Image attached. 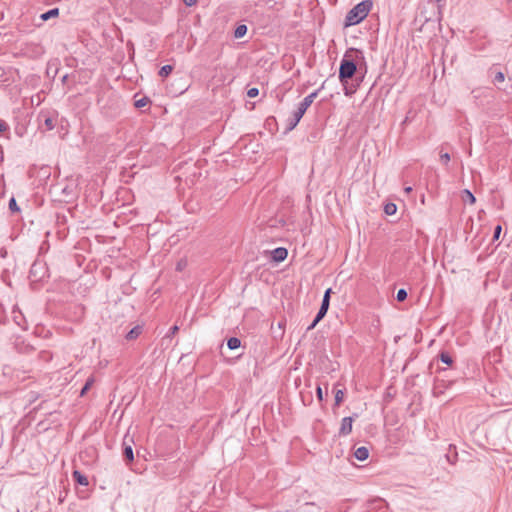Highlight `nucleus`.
<instances>
[{"instance_id": "1", "label": "nucleus", "mask_w": 512, "mask_h": 512, "mask_svg": "<svg viewBox=\"0 0 512 512\" xmlns=\"http://www.w3.org/2000/svg\"><path fill=\"white\" fill-rule=\"evenodd\" d=\"M372 8L370 0H364L355 5L346 15V25H356L365 19Z\"/></svg>"}, {"instance_id": "2", "label": "nucleus", "mask_w": 512, "mask_h": 512, "mask_svg": "<svg viewBox=\"0 0 512 512\" xmlns=\"http://www.w3.org/2000/svg\"><path fill=\"white\" fill-rule=\"evenodd\" d=\"M356 64L353 60H348L346 56L342 59L339 68V79L344 86L345 95H351L354 93V89L347 87L348 80L353 77L356 72Z\"/></svg>"}, {"instance_id": "3", "label": "nucleus", "mask_w": 512, "mask_h": 512, "mask_svg": "<svg viewBox=\"0 0 512 512\" xmlns=\"http://www.w3.org/2000/svg\"><path fill=\"white\" fill-rule=\"evenodd\" d=\"M352 423H353L352 417H344L341 422L339 434L344 435V436L350 434L352 431Z\"/></svg>"}, {"instance_id": "4", "label": "nucleus", "mask_w": 512, "mask_h": 512, "mask_svg": "<svg viewBox=\"0 0 512 512\" xmlns=\"http://www.w3.org/2000/svg\"><path fill=\"white\" fill-rule=\"evenodd\" d=\"M320 89L312 92L311 94H309L308 96H306L298 105L299 108H301L302 110H304L305 112L307 111V109L311 106V104L313 103V101L315 100V98L318 96V93H319Z\"/></svg>"}, {"instance_id": "5", "label": "nucleus", "mask_w": 512, "mask_h": 512, "mask_svg": "<svg viewBox=\"0 0 512 512\" xmlns=\"http://www.w3.org/2000/svg\"><path fill=\"white\" fill-rule=\"evenodd\" d=\"M288 256V251L286 248L278 247L272 251V259L276 262L284 261Z\"/></svg>"}, {"instance_id": "6", "label": "nucleus", "mask_w": 512, "mask_h": 512, "mask_svg": "<svg viewBox=\"0 0 512 512\" xmlns=\"http://www.w3.org/2000/svg\"><path fill=\"white\" fill-rule=\"evenodd\" d=\"M354 456L359 461H364L369 457V450L365 446L358 447L354 451Z\"/></svg>"}, {"instance_id": "7", "label": "nucleus", "mask_w": 512, "mask_h": 512, "mask_svg": "<svg viewBox=\"0 0 512 512\" xmlns=\"http://www.w3.org/2000/svg\"><path fill=\"white\" fill-rule=\"evenodd\" d=\"M72 477L78 484L82 486H87L89 484L88 478L78 470L73 471Z\"/></svg>"}, {"instance_id": "8", "label": "nucleus", "mask_w": 512, "mask_h": 512, "mask_svg": "<svg viewBox=\"0 0 512 512\" xmlns=\"http://www.w3.org/2000/svg\"><path fill=\"white\" fill-rule=\"evenodd\" d=\"M142 333V326L140 325H137L135 327H133L127 334H126V339L127 340H134L136 338H138L140 336V334Z\"/></svg>"}, {"instance_id": "9", "label": "nucleus", "mask_w": 512, "mask_h": 512, "mask_svg": "<svg viewBox=\"0 0 512 512\" xmlns=\"http://www.w3.org/2000/svg\"><path fill=\"white\" fill-rule=\"evenodd\" d=\"M123 455H124L125 459H126L128 462H132V461H133V459H134V453H133L132 446H131V445H128V444H126V442H124Z\"/></svg>"}, {"instance_id": "10", "label": "nucleus", "mask_w": 512, "mask_h": 512, "mask_svg": "<svg viewBox=\"0 0 512 512\" xmlns=\"http://www.w3.org/2000/svg\"><path fill=\"white\" fill-rule=\"evenodd\" d=\"M59 15V9L58 8H53V9H50L49 11L41 14L40 18L43 20V21H47L51 18H54V17H57Z\"/></svg>"}, {"instance_id": "11", "label": "nucleus", "mask_w": 512, "mask_h": 512, "mask_svg": "<svg viewBox=\"0 0 512 512\" xmlns=\"http://www.w3.org/2000/svg\"><path fill=\"white\" fill-rule=\"evenodd\" d=\"M227 346L230 350H235L241 346V340L237 337H231L227 341Z\"/></svg>"}, {"instance_id": "12", "label": "nucleus", "mask_w": 512, "mask_h": 512, "mask_svg": "<svg viewBox=\"0 0 512 512\" xmlns=\"http://www.w3.org/2000/svg\"><path fill=\"white\" fill-rule=\"evenodd\" d=\"M95 382V379L93 376H90L87 380H86V383L84 385V387L82 388L81 392H80V396H84L87 391L92 387V385L94 384Z\"/></svg>"}, {"instance_id": "13", "label": "nucleus", "mask_w": 512, "mask_h": 512, "mask_svg": "<svg viewBox=\"0 0 512 512\" xmlns=\"http://www.w3.org/2000/svg\"><path fill=\"white\" fill-rule=\"evenodd\" d=\"M462 198L464 202H469L470 204H474L476 201L475 196L467 189L463 191Z\"/></svg>"}, {"instance_id": "14", "label": "nucleus", "mask_w": 512, "mask_h": 512, "mask_svg": "<svg viewBox=\"0 0 512 512\" xmlns=\"http://www.w3.org/2000/svg\"><path fill=\"white\" fill-rule=\"evenodd\" d=\"M247 32V27L246 25H239L236 29H235V37L236 38H241L243 37Z\"/></svg>"}, {"instance_id": "15", "label": "nucleus", "mask_w": 512, "mask_h": 512, "mask_svg": "<svg viewBox=\"0 0 512 512\" xmlns=\"http://www.w3.org/2000/svg\"><path fill=\"white\" fill-rule=\"evenodd\" d=\"M173 70V66L171 65H164L161 67L160 71H159V75L161 77H167Z\"/></svg>"}, {"instance_id": "16", "label": "nucleus", "mask_w": 512, "mask_h": 512, "mask_svg": "<svg viewBox=\"0 0 512 512\" xmlns=\"http://www.w3.org/2000/svg\"><path fill=\"white\" fill-rule=\"evenodd\" d=\"M384 211L387 215H393L397 211V206L394 203H388L385 205Z\"/></svg>"}, {"instance_id": "17", "label": "nucleus", "mask_w": 512, "mask_h": 512, "mask_svg": "<svg viewBox=\"0 0 512 512\" xmlns=\"http://www.w3.org/2000/svg\"><path fill=\"white\" fill-rule=\"evenodd\" d=\"M328 306L321 305L317 315H316V322H319L327 313Z\"/></svg>"}, {"instance_id": "18", "label": "nucleus", "mask_w": 512, "mask_h": 512, "mask_svg": "<svg viewBox=\"0 0 512 512\" xmlns=\"http://www.w3.org/2000/svg\"><path fill=\"white\" fill-rule=\"evenodd\" d=\"M440 360L447 365H451L453 362L452 357L447 352L440 354Z\"/></svg>"}, {"instance_id": "19", "label": "nucleus", "mask_w": 512, "mask_h": 512, "mask_svg": "<svg viewBox=\"0 0 512 512\" xmlns=\"http://www.w3.org/2000/svg\"><path fill=\"white\" fill-rule=\"evenodd\" d=\"M344 399V391L339 389L335 392V404L339 406Z\"/></svg>"}, {"instance_id": "20", "label": "nucleus", "mask_w": 512, "mask_h": 512, "mask_svg": "<svg viewBox=\"0 0 512 512\" xmlns=\"http://www.w3.org/2000/svg\"><path fill=\"white\" fill-rule=\"evenodd\" d=\"M305 114V111L301 108L297 107V109L293 112L292 116H294V120L296 122H299L303 115Z\"/></svg>"}, {"instance_id": "21", "label": "nucleus", "mask_w": 512, "mask_h": 512, "mask_svg": "<svg viewBox=\"0 0 512 512\" xmlns=\"http://www.w3.org/2000/svg\"><path fill=\"white\" fill-rule=\"evenodd\" d=\"M330 294H331V288L327 289L324 293V296H323V299H322V304L321 305H324V306H328L329 307V303H330Z\"/></svg>"}, {"instance_id": "22", "label": "nucleus", "mask_w": 512, "mask_h": 512, "mask_svg": "<svg viewBox=\"0 0 512 512\" xmlns=\"http://www.w3.org/2000/svg\"><path fill=\"white\" fill-rule=\"evenodd\" d=\"M9 209L11 212H19V207L14 197L9 200Z\"/></svg>"}, {"instance_id": "23", "label": "nucleus", "mask_w": 512, "mask_h": 512, "mask_svg": "<svg viewBox=\"0 0 512 512\" xmlns=\"http://www.w3.org/2000/svg\"><path fill=\"white\" fill-rule=\"evenodd\" d=\"M148 102H149V99L147 97H143V98L135 101V106L137 108H142V107H145L148 104Z\"/></svg>"}, {"instance_id": "24", "label": "nucleus", "mask_w": 512, "mask_h": 512, "mask_svg": "<svg viewBox=\"0 0 512 512\" xmlns=\"http://www.w3.org/2000/svg\"><path fill=\"white\" fill-rule=\"evenodd\" d=\"M398 301H404L407 298V292L405 289H399L396 295Z\"/></svg>"}, {"instance_id": "25", "label": "nucleus", "mask_w": 512, "mask_h": 512, "mask_svg": "<svg viewBox=\"0 0 512 512\" xmlns=\"http://www.w3.org/2000/svg\"><path fill=\"white\" fill-rule=\"evenodd\" d=\"M44 125L47 130H52L55 126L52 118H46L44 121Z\"/></svg>"}, {"instance_id": "26", "label": "nucleus", "mask_w": 512, "mask_h": 512, "mask_svg": "<svg viewBox=\"0 0 512 512\" xmlns=\"http://www.w3.org/2000/svg\"><path fill=\"white\" fill-rule=\"evenodd\" d=\"M258 94H259V90L257 88H250L247 91V96L249 98H254V97L258 96Z\"/></svg>"}, {"instance_id": "27", "label": "nucleus", "mask_w": 512, "mask_h": 512, "mask_svg": "<svg viewBox=\"0 0 512 512\" xmlns=\"http://www.w3.org/2000/svg\"><path fill=\"white\" fill-rule=\"evenodd\" d=\"M298 123H299V122H296V121L294 120V116H291V117L288 119V129H289V130L294 129V128L297 126V124H298Z\"/></svg>"}, {"instance_id": "28", "label": "nucleus", "mask_w": 512, "mask_h": 512, "mask_svg": "<svg viewBox=\"0 0 512 512\" xmlns=\"http://www.w3.org/2000/svg\"><path fill=\"white\" fill-rule=\"evenodd\" d=\"M505 80V76L502 72H497L495 77H494V81L495 82H498V83H501Z\"/></svg>"}, {"instance_id": "29", "label": "nucleus", "mask_w": 512, "mask_h": 512, "mask_svg": "<svg viewBox=\"0 0 512 512\" xmlns=\"http://www.w3.org/2000/svg\"><path fill=\"white\" fill-rule=\"evenodd\" d=\"M440 159L444 164H447L450 161V155L449 153H442L440 155Z\"/></svg>"}, {"instance_id": "30", "label": "nucleus", "mask_w": 512, "mask_h": 512, "mask_svg": "<svg viewBox=\"0 0 512 512\" xmlns=\"http://www.w3.org/2000/svg\"><path fill=\"white\" fill-rule=\"evenodd\" d=\"M178 330H179V327H178L177 325L172 326V327L170 328V330H169V332H168L167 336H168V337L173 336L174 334H176V333L178 332Z\"/></svg>"}, {"instance_id": "31", "label": "nucleus", "mask_w": 512, "mask_h": 512, "mask_svg": "<svg viewBox=\"0 0 512 512\" xmlns=\"http://www.w3.org/2000/svg\"><path fill=\"white\" fill-rule=\"evenodd\" d=\"M316 394H317V398L319 399V401H322L323 400V391H322V388L320 385H318L316 388Z\"/></svg>"}, {"instance_id": "32", "label": "nucleus", "mask_w": 512, "mask_h": 512, "mask_svg": "<svg viewBox=\"0 0 512 512\" xmlns=\"http://www.w3.org/2000/svg\"><path fill=\"white\" fill-rule=\"evenodd\" d=\"M500 233H501V226L498 225V226L495 227V230H494V239H498Z\"/></svg>"}, {"instance_id": "33", "label": "nucleus", "mask_w": 512, "mask_h": 512, "mask_svg": "<svg viewBox=\"0 0 512 512\" xmlns=\"http://www.w3.org/2000/svg\"><path fill=\"white\" fill-rule=\"evenodd\" d=\"M186 263L184 261H180L177 263V270L181 271L185 267Z\"/></svg>"}, {"instance_id": "34", "label": "nucleus", "mask_w": 512, "mask_h": 512, "mask_svg": "<svg viewBox=\"0 0 512 512\" xmlns=\"http://www.w3.org/2000/svg\"><path fill=\"white\" fill-rule=\"evenodd\" d=\"M184 3L187 5V6H193L196 4L197 0H183Z\"/></svg>"}, {"instance_id": "35", "label": "nucleus", "mask_w": 512, "mask_h": 512, "mask_svg": "<svg viewBox=\"0 0 512 512\" xmlns=\"http://www.w3.org/2000/svg\"><path fill=\"white\" fill-rule=\"evenodd\" d=\"M318 322H316V318L311 322V324L308 326L307 330H312L315 328Z\"/></svg>"}, {"instance_id": "36", "label": "nucleus", "mask_w": 512, "mask_h": 512, "mask_svg": "<svg viewBox=\"0 0 512 512\" xmlns=\"http://www.w3.org/2000/svg\"><path fill=\"white\" fill-rule=\"evenodd\" d=\"M7 129V125L5 123H0V132L5 131Z\"/></svg>"}, {"instance_id": "37", "label": "nucleus", "mask_w": 512, "mask_h": 512, "mask_svg": "<svg viewBox=\"0 0 512 512\" xmlns=\"http://www.w3.org/2000/svg\"><path fill=\"white\" fill-rule=\"evenodd\" d=\"M405 193L409 194L412 191V187L408 186L404 188Z\"/></svg>"}]
</instances>
